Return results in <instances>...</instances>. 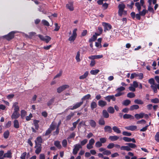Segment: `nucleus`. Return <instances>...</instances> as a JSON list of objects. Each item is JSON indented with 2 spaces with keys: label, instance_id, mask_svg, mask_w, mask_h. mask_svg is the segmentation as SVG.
Listing matches in <instances>:
<instances>
[{
  "label": "nucleus",
  "instance_id": "1",
  "mask_svg": "<svg viewBox=\"0 0 159 159\" xmlns=\"http://www.w3.org/2000/svg\"><path fill=\"white\" fill-rule=\"evenodd\" d=\"M125 144L127 146H121V150L129 151L132 150L131 148H134L137 147L135 144L132 143H127Z\"/></svg>",
  "mask_w": 159,
  "mask_h": 159
},
{
  "label": "nucleus",
  "instance_id": "2",
  "mask_svg": "<svg viewBox=\"0 0 159 159\" xmlns=\"http://www.w3.org/2000/svg\"><path fill=\"white\" fill-rule=\"evenodd\" d=\"M37 36L39 37L41 40L45 42L46 43H48L51 39V38L48 36H44L40 34L37 35Z\"/></svg>",
  "mask_w": 159,
  "mask_h": 159
},
{
  "label": "nucleus",
  "instance_id": "3",
  "mask_svg": "<svg viewBox=\"0 0 159 159\" xmlns=\"http://www.w3.org/2000/svg\"><path fill=\"white\" fill-rule=\"evenodd\" d=\"M125 5L123 3L119 4L118 6L119 9L118 14L119 16H122L123 14L124 10L125 8Z\"/></svg>",
  "mask_w": 159,
  "mask_h": 159
},
{
  "label": "nucleus",
  "instance_id": "4",
  "mask_svg": "<svg viewBox=\"0 0 159 159\" xmlns=\"http://www.w3.org/2000/svg\"><path fill=\"white\" fill-rule=\"evenodd\" d=\"M102 25L104 27V31L105 32H106L107 31L110 30L112 29V27L111 25L109 23L103 22Z\"/></svg>",
  "mask_w": 159,
  "mask_h": 159
},
{
  "label": "nucleus",
  "instance_id": "5",
  "mask_svg": "<svg viewBox=\"0 0 159 159\" xmlns=\"http://www.w3.org/2000/svg\"><path fill=\"white\" fill-rule=\"evenodd\" d=\"M15 33V32L14 31H11L7 35L4 36L3 37L7 40L10 41L14 38Z\"/></svg>",
  "mask_w": 159,
  "mask_h": 159
},
{
  "label": "nucleus",
  "instance_id": "6",
  "mask_svg": "<svg viewBox=\"0 0 159 159\" xmlns=\"http://www.w3.org/2000/svg\"><path fill=\"white\" fill-rule=\"evenodd\" d=\"M138 77L139 79L140 80L142 79L143 78V75L142 73H134L131 74L130 78L131 79H134V77Z\"/></svg>",
  "mask_w": 159,
  "mask_h": 159
},
{
  "label": "nucleus",
  "instance_id": "7",
  "mask_svg": "<svg viewBox=\"0 0 159 159\" xmlns=\"http://www.w3.org/2000/svg\"><path fill=\"white\" fill-rule=\"evenodd\" d=\"M74 148L73 149V154L75 155L79 151V149L80 148H81L82 147L79 144H77L74 145Z\"/></svg>",
  "mask_w": 159,
  "mask_h": 159
},
{
  "label": "nucleus",
  "instance_id": "8",
  "mask_svg": "<svg viewBox=\"0 0 159 159\" xmlns=\"http://www.w3.org/2000/svg\"><path fill=\"white\" fill-rule=\"evenodd\" d=\"M69 86L68 85H64L58 87L57 89V91L58 93H60L66 89L69 88Z\"/></svg>",
  "mask_w": 159,
  "mask_h": 159
},
{
  "label": "nucleus",
  "instance_id": "9",
  "mask_svg": "<svg viewBox=\"0 0 159 159\" xmlns=\"http://www.w3.org/2000/svg\"><path fill=\"white\" fill-rule=\"evenodd\" d=\"M73 4V2H69L66 5V8L70 11H73L74 10Z\"/></svg>",
  "mask_w": 159,
  "mask_h": 159
},
{
  "label": "nucleus",
  "instance_id": "10",
  "mask_svg": "<svg viewBox=\"0 0 159 159\" xmlns=\"http://www.w3.org/2000/svg\"><path fill=\"white\" fill-rule=\"evenodd\" d=\"M149 3V5L148 7V11H149L150 12H151L153 14L155 13L154 10L151 6L152 5V1H148Z\"/></svg>",
  "mask_w": 159,
  "mask_h": 159
},
{
  "label": "nucleus",
  "instance_id": "11",
  "mask_svg": "<svg viewBox=\"0 0 159 159\" xmlns=\"http://www.w3.org/2000/svg\"><path fill=\"white\" fill-rule=\"evenodd\" d=\"M105 99L109 102H110L111 99L113 101H115L116 100V98L114 95L107 96L105 98Z\"/></svg>",
  "mask_w": 159,
  "mask_h": 159
},
{
  "label": "nucleus",
  "instance_id": "12",
  "mask_svg": "<svg viewBox=\"0 0 159 159\" xmlns=\"http://www.w3.org/2000/svg\"><path fill=\"white\" fill-rule=\"evenodd\" d=\"M20 114L18 112L14 111L11 116V118L12 119H17L20 116Z\"/></svg>",
  "mask_w": 159,
  "mask_h": 159
},
{
  "label": "nucleus",
  "instance_id": "13",
  "mask_svg": "<svg viewBox=\"0 0 159 159\" xmlns=\"http://www.w3.org/2000/svg\"><path fill=\"white\" fill-rule=\"evenodd\" d=\"M83 103V101L80 102H77L73 106L72 108L70 109L71 110H73L76 109L80 107Z\"/></svg>",
  "mask_w": 159,
  "mask_h": 159
},
{
  "label": "nucleus",
  "instance_id": "14",
  "mask_svg": "<svg viewBox=\"0 0 159 159\" xmlns=\"http://www.w3.org/2000/svg\"><path fill=\"white\" fill-rule=\"evenodd\" d=\"M98 104L99 107H103L107 105V103L106 101L101 100L98 101Z\"/></svg>",
  "mask_w": 159,
  "mask_h": 159
},
{
  "label": "nucleus",
  "instance_id": "15",
  "mask_svg": "<svg viewBox=\"0 0 159 159\" xmlns=\"http://www.w3.org/2000/svg\"><path fill=\"white\" fill-rule=\"evenodd\" d=\"M125 128L127 130L133 131L137 129V127L135 125H130L129 126H125Z\"/></svg>",
  "mask_w": 159,
  "mask_h": 159
},
{
  "label": "nucleus",
  "instance_id": "16",
  "mask_svg": "<svg viewBox=\"0 0 159 159\" xmlns=\"http://www.w3.org/2000/svg\"><path fill=\"white\" fill-rule=\"evenodd\" d=\"M123 118L124 119H130V120H134V117L131 115L125 114L123 116Z\"/></svg>",
  "mask_w": 159,
  "mask_h": 159
},
{
  "label": "nucleus",
  "instance_id": "17",
  "mask_svg": "<svg viewBox=\"0 0 159 159\" xmlns=\"http://www.w3.org/2000/svg\"><path fill=\"white\" fill-rule=\"evenodd\" d=\"M18 104V103L17 102H15L13 104L12 107H14V111L18 112L19 111L20 108Z\"/></svg>",
  "mask_w": 159,
  "mask_h": 159
},
{
  "label": "nucleus",
  "instance_id": "18",
  "mask_svg": "<svg viewBox=\"0 0 159 159\" xmlns=\"http://www.w3.org/2000/svg\"><path fill=\"white\" fill-rule=\"evenodd\" d=\"M144 116V113H141L139 114H136L134 115V117L137 120H139L140 119L143 118Z\"/></svg>",
  "mask_w": 159,
  "mask_h": 159
},
{
  "label": "nucleus",
  "instance_id": "19",
  "mask_svg": "<svg viewBox=\"0 0 159 159\" xmlns=\"http://www.w3.org/2000/svg\"><path fill=\"white\" fill-rule=\"evenodd\" d=\"M104 130L106 132H108L109 133H111L112 132V128L110 126H105L104 128Z\"/></svg>",
  "mask_w": 159,
  "mask_h": 159
},
{
  "label": "nucleus",
  "instance_id": "20",
  "mask_svg": "<svg viewBox=\"0 0 159 159\" xmlns=\"http://www.w3.org/2000/svg\"><path fill=\"white\" fill-rule=\"evenodd\" d=\"M98 36V35H97L95 33V34L93 35L91 38L89 39V43H91L95 41L97 39V36Z\"/></svg>",
  "mask_w": 159,
  "mask_h": 159
},
{
  "label": "nucleus",
  "instance_id": "21",
  "mask_svg": "<svg viewBox=\"0 0 159 159\" xmlns=\"http://www.w3.org/2000/svg\"><path fill=\"white\" fill-rule=\"evenodd\" d=\"M108 112L106 110L104 109L102 111V114L104 117L107 118L109 117V114Z\"/></svg>",
  "mask_w": 159,
  "mask_h": 159
},
{
  "label": "nucleus",
  "instance_id": "22",
  "mask_svg": "<svg viewBox=\"0 0 159 159\" xmlns=\"http://www.w3.org/2000/svg\"><path fill=\"white\" fill-rule=\"evenodd\" d=\"M14 127L16 129L19 128L20 125L18 121L16 119L14 120L13 121Z\"/></svg>",
  "mask_w": 159,
  "mask_h": 159
},
{
  "label": "nucleus",
  "instance_id": "23",
  "mask_svg": "<svg viewBox=\"0 0 159 159\" xmlns=\"http://www.w3.org/2000/svg\"><path fill=\"white\" fill-rule=\"evenodd\" d=\"M54 145L59 149H61L62 147L60 142L58 141H55L54 143Z\"/></svg>",
  "mask_w": 159,
  "mask_h": 159
},
{
  "label": "nucleus",
  "instance_id": "24",
  "mask_svg": "<svg viewBox=\"0 0 159 159\" xmlns=\"http://www.w3.org/2000/svg\"><path fill=\"white\" fill-rule=\"evenodd\" d=\"M119 137L116 135L111 136H109V139L112 141H115L117 140Z\"/></svg>",
  "mask_w": 159,
  "mask_h": 159
},
{
  "label": "nucleus",
  "instance_id": "25",
  "mask_svg": "<svg viewBox=\"0 0 159 159\" xmlns=\"http://www.w3.org/2000/svg\"><path fill=\"white\" fill-rule=\"evenodd\" d=\"M4 158L5 157L11 158V153L10 151H8L7 153L4 154Z\"/></svg>",
  "mask_w": 159,
  "mask_h": 159
},
{
  "label": "nucleus",
  "instance_id": "26",
  "mask_svg": "<svg viewBox=\"0 0 159 159\" xmlns=\"http://www.w3.org/2000/svg\"><path fill=\"white\" fill-rule=\"evenodd\" d=\"M112 129L114 132L117 134H120L121 133V131L120 129L116 126H113Z\"/></svg>",
  "mask_w": 159,
  "mask_h": 159
},
{
  "label": "nucleus",
  "instance_id": "27",
  "mask_svg": "<svg viewBox=\"0 0 159 159\" xmlns=\"http://www.w3.org/2000/svg\"><path fill=\"white\" fill-rule=\"evenodd\" d=\"M89 75V71H86L84 74V75L80 76L79 79H84L86 78Z\"/></svg>",
  "mask_w": 159,
  "mask_h": 159
},
{
  "label": "nucleus",
  "instance_id": "28",
  "mask_svg": "<svg viewBox=\"0 0 159 159\" xmlns=\"http://www.w3.org/2000/svg\"><path fill=\"white\" fill-rule=\"evenodd\" d=\"M97 107L96 103L92 101L91 103L90 107L92 110H93L94 108H96Z\"/></svg>",
  "mask_w": 159,
  "mask_h": 159
},
{
  "label": "nucleus",
  "instance_id": "29",
  "mask_svg": "<svg viewBox=\"0 0 159 159\" xmlns=\"http://www.w3.org/2000/svg\"><path fill=\"white\" fill-rule=\"evenodd\" d=\"M139 108V106L137 105H134L131 106L129 108L130 111H133L134 110L138 109Z\"/></svg>",
  "mask_w": 159,
  "mask_h": 159
},
{
  "label": "nucleus",
  "instance_id": "30",
  "mask_svg": "<svg viewBox=\"0 0 159 159\" xmlns=\"http://www.w3.org/2000/svg\"><path fill=\"white\" fill-rule=\"evenodd\" d=\"M89 123L92 127L94 128L96 127V123L93 120H90Z\"/></svg>",
  "mask_w": 159,
  "mask_h": 159
},
{
  "label": "nucleus",
  "instance_id": "31",
  "mask_svg": "<svg viewBox=\"0 0 159 159\" xmlns=\"http://www.w3.org/2000/svg\"><path fill=\"white\" fill-rule=\"evenodd\" d=\"M107 111L110 113L113 114L115 112V110L112 107H109L107 109Z\"/></svg>",
  "mask_w": 159,
  "mask_h": 159
},
{
  "label": "nucleus",
  "instance_id": "32",
  "mask_svg": "<svg viewBox=\"0 0 159 159\" xmlns=\"http://www.w3.org/2000/svg\"><path fill=\"white\" fill-rule=\"evenodd\" d=\"M27 114L26 111L24 110H23L21 111V117L22 119H24Z\"/></svg>",
  "mask_w": 159,
  "mask_h": 159
},
{
  "label": "nucleus",
  "instance_id": "33",
  "mask_svg": "<svg viewBox=\"0 0 159 159\" xmlns=\"http://www.w3.org/2000/svg\"><path fill=\"white\" fill-rule=\"evenodd\" d=\"M91 95L90 94H87L84 96L82 98L81 100L83 101V100H85L86 99H88L91 98Z\"/></svg>",
  "mask_w": 159,
  "mask_h": 159
},
{
  "label": "nucleus",
  "instance_id": "34",
  "mask_svg": "<svg viewBox=\"0 0 159 159\" xmlns=\"http://www.w3.org/2000/svg\"><path fill=\"white\" fill-rule=\"evenodd\" d=\"M99 71V70L98 69L92 70L90 71V73L92 75H96L98 74Z\"/></svg>",
  "mask_w": 159,
  "mask_h": 159
},
{
  "label": "nucleus",
  "instance_id": "35",
  "mask_svg": "<svg viewBox=\"0 0 159 159\" xmlns=\"http://www.w3.org/2000/svg\"><path fill=\"white\" fill-rule=\"evenodd\" d=\"M131 101L128 99L125 100L122 103V104L125 106H127L130 103Z\"/></svg>",
  "mask_w": 159,
  "mask_h": 159
},
{
  "label": "nucleus",
  "instance_id": "36",
  "mask_svg": "<svg viewBox=\"0 0 159 159\" xmlns=\"http://www.w3.org/2000/svg\"><path fill=\"white\" fill-rule=\"evenodd\" d=\"M80 52L79 51L77 52L76 55L75 57V59L77 62H80L81 61L80 58Z\"/></svg>",
  "mask_w": 159,
  "mask_h": 159
},
{
  "label": "nucleus",
  "instance_id": "37",
  "mask_svg": "<svg viewBox=\"0 0 159 159\" xmlns=\"http://www.w3.org/2000/svg\"><path fill=\"white\" fill-rule=\"evenodd\" d=\"M54 98H52L51 99L49 100L47 103L48 106L50 107L52 105L54 102Z\"/></svg>",
  "mask_w": 159,
  "mask_h": 159
},
{
  "label": "nucleus",
  "instance_id": "38",
  "mask_svg": "<svg viewBox=\"0 0 159 159\" xmlns=\"http://www.w3.org/2000/svg\"><path fill=\"white\" fill-rule=\"evenodd\" d=\"M98 33H96L97 35H100L103 32V29L102 27H98Z\"/></svg>",
  "mask_w": 159,
  "mask_h": 159
},
{
  "label": "nucleus",
  "instance_id": "39",
  "mask_svg": "<svg viewBox=\"0 0 159 159\" xmlns=\"http://www.w3.org/2000/svg\"><path fill=\"white\" fill-rule=\"evenodd\" d=\"M35 141H36L38 143L41 144L43 143V139L40 136L38 137Z\"/></svg>",
  "mask_w": 159,
  "mask_h": 159
},
{
  "label": "nucleus",
  "instance_id": "40",
  "mask_svg": "<svg viewBox=\"0 0 159 159\" xmlns=\"http://www.w3.org/2000/svg\"><path fill=\"white\" fill-rule=\"evenodd\" d=\"M134 102L135 104H143V102L140 99H136L134 101Z\"/></svg>",
  "mask_w": 159,
  "mask_h": 159
},
{
  "label": "nucleus",
  "instance_id": "41",
  "mask_svg": "<svg viewBox=\"0 0 159 159\" xmlns=\"http://www.w3.org/2000/svg\"><path fill=\"white\" fill-rule=\"evenodd\" d=\"M74 115V113L71 112L69 115L66 117V120L67 121L69 120Z\"/></svg>",
  "mask_w": 159,
  "mask_h": 159
},
{
  "label": "nucleus",
  "instance_id": "42",
  "mask_svg": "<svg viewBox=\"0 0 159 159\" xmlns=\"http://www.w3.org/2000/svg\"><path fill=\"white\" fill-rule=\"evenodd\" d=\"M10 134L8 130H7L3 133V137L4 138L7 139L8 138Z\"/></svg>",
  "mask_w": 159,
  "mask_h": 159
},
{
  "label": "nucleus",
  "instance_id": "43",
  "mask_svg": "<svg viewBox=\"0 0 159 159\" xmlns=\"http://www.w3.org/2000/svg\"><path fill=\"white\" fill-rule=\"evenodd\" d=\"M135 6L137 7L138 10L140 11L141 9V5L140 3L139 2H137L135 3Z\"/></svg>",
  "mask_w": 159,
  "mask_h": 159
},
{
  "label": "nucleus",
  "instance_id": "44",
  "mask_svg": "<svg viewBox=\"0 0 159 159\" xmlns=\"http://www.w3.org/2000/svg\"><path fill=\"white\" fill-rule=\"evenodd\" d=\"M139 13L141 16H144L146 13H148V11L145 9H143L142 11H139Z\"/></svg>",
  "mask_w": 159,
  "mask_h": 159
},
{
  "label": "nucleus",
  "instance_id": "45",
  "mask_svg": "<svg viewBox=\"0 0 159 159\" xmlns=\"http://www.w3.org/2000/svg\"><path fill=\"white\" fill-rule=\"evenodd\" d=\"M56 127V125H54L53 122L52 123L51 125H50V127L48 128V129L51 130L52 132L53 130H54L55 129Z\"/></svg>",
  "mask_w": 159,
  "mask_h": 159
},
{
  "label": "nucleus",
  "instance_id": "46",
  "mask_svg": "<svg viewBox=\"0 0 159 159\" xmlns=\"http://www.w3.org/2000/svg\"><path fill=\"white\" fill-rule=\"evenodd\" d=\"M135 96V94L133 93L130 92L127 94V97L130 98H132Z\"/></svg>",
  "mask_w": 159,
  "mask_h": 159
},
{
  "label": "nucleus",
  "instance_id": "47",
  "mask_svg": "<svg viewBox=\"0 0 159 159\" xmlns=\"http://www.w3.org/2000/svg\"><path fill=\"white\" fill-rule=\"evenodd\" d=\"M98 123L100 125H104L105 124V121L103 118H100L98 121Z\"/></svg>",
  "mask_w": 159,
  "mask_h": 159
},
{
  "label": "nucleus",
  "instance_id": "48",
  "mask_svg": "<svg viewBox=\"0 0 159 159\" xmlns=\"http://www.w3.org/2000/svg\"><path fill=\"white\" fill-rule=\"evenodd\" d=\"M154 138L156 141L159 143V132L156 133L154 137Z\"/></svg>",
  "mask_w": 159,
  "mask_h": 159
},
{
  "label": "nucleus",
  "instance_id": "49",
  "mask_svg": "<svg viewBox=\"0 0 159 159\" xmlns=\"http://www.w3.org/2000/svg\"><path fill=\"white\" fill-rule=\"evenodd\" d=\"M42 23L44 25L47 26H49L50 25L49 22L45 20H42Z\"/></svg>",
  "mask_w": 159,
  "mask_h": 159
},
{
  "label": "nucleus",
  "instance_id": "50",
  "mask_svg": "<svg viewBox=\"0 0 159 159\" xmlns=\"http://www.w3.org/2000/svg\"><path fill=\"white\" fill-rule=\"evenodd\" d=\"M152 102L154 103H159V99L157 98H155L154 99H152L151 100Z\"/></svg>",
  "mask_w": 159,
  "mask_h": 159
},
{
  "label": "nucleus",
  "instance_id": "51",
  "mask_svg": "<svg viewBox=\"0 0 159 159\" xmlns=\"http://www.w3.org/2000/svg\"><path fill=\"white\" fill-rule=\"evenodd\" d=\"M102 153L104 155L109 156L111 153V151L108 150H105Z\"/></svg>",
  "mask_w": 159,
  "mask_h": 159
},
{
  "label": "nucleus",
  "instance_id": "52",
  "mask_svg": "<svg viewBox=\"0 0 159 159\" xmlns=\"http://www.w3.org/2000/svg\"><path fill=\"white\" fill-rule=\"evenodd\" d=\"M122 134L123 135L130 136L132 134L131 133L127 131H123L122 132Z\"/></svg>",
  "mask_w": 159,
  "mask_h": 159
},
{
  "label": "nucleus",
  "instance_id": "53",
  "mask_svg": "<svg viewBox=\"0 0 159 159\" xmlns=\"http://www.w3.org/2000/svg\"><path fill=\"white\" fill-rule=\"evenodd\" d=\"M88 142V140L86 139H84L83 140L80 141V145L81 146H83L85 145Z\"/></svg>",
  "mask_w": 159,
  "mask_h": 159
},
{
  "label": "nucleus",
  "instance_id": "54",
  "mask_svg": "<svg viewBox=\"0 0 159 159\" xmlns=\"http://www.w3.org/2000/svg\"><path fill=\"white\" fill-rule=\"evenodd\" d=\"M125 89L124 87L123 86H121L120 87L117 88L116 90V91L118 92H120L124 90Z\"/></svg>",
  "mask_w": 159,
  "mask_h": 159
},
{
  "label": "nucleus",
  "instance_id": "55",
  "mask_svg": "<svg viewBox=\"0 0 159 159\" xmlns=\"http://www.w3.org/2000/svg\"><path fill=\"white\" fill-rule=\"evenodd\" d=\"M54 25H55V28L54 30V31H58L60 28V26L58 25V24L57 23H55Z\"/></svg>",
  "mask_w": 159,
  "mask_h": 159
},
{
  "label": "nucleus",
  "instance_id": "56",
  "mask_svg": "<svg viewBox=\"0 0 159 159\" xmlns=\"http://www.w3.org/2000/svg\"><path fill=\"white\" fill-rule=\"evenodd\" d=\"M33 138L31 137H30L29 139H28L27 143L28 144H29L30 146L31 147H32L33 145V143H32L31 140Z\"/></svg>",
  "mask_w": 159,
  "mask_h": 159
},
{
  "label": "nucleus",
  "instance_id": "57",
  "mask_svg": "<svg viewBox=\"0 0 159 159\" xmlns=\"http://www.w3.org/2000/svg\"><path fill=\"white\" fill-rule=\"evenodd\" d=\"M114 144L113 143H110L107 146L108 149H110L114 147Z\"/></svg>",
  "mask_w": 159,
  "mask_h": 159
},
{
  "label": "nucleus",
  "instance_id": "58",
  "mask_svg": "<svg viewBox=\"0 0 159 159\" xmlns=\"http://www.w3.org/2000/svg\"><path fill=\"white\" fill-rule=\"evenodd\" d=\"M151 89L153 90V92L154 93H157V87H156L155 86H154L153 85H151Z\"/></svg>",
  "mask_w": 159,
  "mask_h": 159
},
{
  "label": "nucleus",
  "instance_id": "59",
  "mask_svg": "<svg viewBox=\"0 0 159 159\" xmlns=\"http://www.w3.org/2000/svg\"><path fill=\"white\" fill-rule=\"evenodd\" d=\"M123 139L126 142H130L131 138L126 137H124L123 138Z\"/></svg>",
  "mask_w": 159,
  "mask_h": 159
},
{
  "label": "nucleus",
  "instance_id": "60",
  "mask_svg": "<svg viewBox=\"0 0 159 159\" xmlns=\"http://www.w3.org/2000/svg\"><path fill=\"white\" fill-rule=\"evenodd\" d=\"M148 83L151 85H155V81L153 78H151L149 80Z\"/></svg>",
  "mask_w": 159,
  "mask_h": 159
},
{
  "label": "nucleus",
  "instance_id": "61",
  "mask_svg": "<svg viewBox=\"0 0 159 159\" xmlns=\"http://www.w3.org/2000/svg\"><path fill=\"white\" fill-rule=\"evenodd\" d=\"M62 146L64 147L65 148L66 147L67 145V142L66 139H64L62 141Z\"/></svg>",
  "mask_w": 159,
  "mask_h": 159
},
{
  "label": "nucleus",
  "instance_id": "62",
  "mask_svg": "<svg viewBox=\"0 0 159 159\" xmlns=\"http://www.w3.org/2000/svg\"><path fill=\"white\" fill-rule=\"evenodd\" d=\"M100 142L101 143H105L107 141V139L106 138H100L99 139Z\"/></svg>",
  "mask_w": 159,
  "mask_h": 159
},
{
  "label": "nucleus",
  "instance_id": "63",
  "mask_svg": "<svg viewBox=\"0 0 159 159\" xmlns=\"http://www.w3.org/2000/svg\"><path fill=\"white\" fill-rule=\"evenodd\" d=\"M36 148V149L35 150V153L37 154H39L41 151L42 148Z\"/></svg>",
  "mask_w": 159,
  "mask_h": 159
},
{
  "label": "nucleus",
  "instance_id": "64",
  "mask_svg": "<svg viewBox=\"0 0 159 159\" xmlns=\"http://www.w3.org/2000/svg\"><path fill=\"white\" fill-rule=\"evenodd\" d=\"M95 146L97 148H99L102 146V144L99 141H98L96 142Z\"/></svg>",
  "mask_w": 159,
  "mask_h": 159
}]
</instances>
